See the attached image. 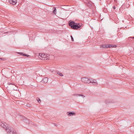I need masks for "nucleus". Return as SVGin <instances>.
<instances>
[{
  "label": "nucleus",
  "mask_w": 134,
  "mask_h": 134,
  "mask_svg": "<svg viewBox=\"0 0 134 134\" xmlns=\"http://www.w3.org/2000/svg\"><path fill=\"white\" fill-rule=\"evenodd\" d=\"M1 126L5 129L7 133L8 134H17V133L14 129L9 126L5 122H0Z\"/></svg>",
  "instance_id": "f257e3e1"
},
{
  "label": "nucleus",
  "mask_w": 134,
  "mask_h": 134,
  "mask_svg": "<svg viewBox=\"0 0 134 134\" xmlns=\"http://www.w3.org/2000/svg\"><path fill=\"white\" fill-rule=\"evenodd\" d=\"M69 25L72 29L76 30L80 28L82 25V24L79 23H76L73 21H69L68 23Z\"/></svg>",
  "instance_id": "f03ea898"
},
{
  "label": "nucleus",
  "mask_w": 134,
  "mask_h": 134,
  "mask_svg": "<svg viewBox=\"0 0 134 134\" xmlns=\"http://www.w3.org/2000/svg\"><path fill=\"white\" fill-rule=\"evenodd\" d=\"M90 78L88 79L86 77H83L81 78V81L83 82L86 83H90Z\"/></svg>",
  "instance_id": "7ed1b4c3"
},
{
  "label": "nucleus",
  "mask_w": 134,
  "mask_h": 134,
  "mask_svg": "<svg viewBox=\"0 0 134 134\" xmlns=\"http://www.w3.org/2000/svg\"><path fill=\"white\" fill-rule=\"evenodd\" d=\"M90 83H94L93 85H97V82L96 80L92 79L91 78H90Z\"/></svg>",
  "instance_id": "20e7f679"
},
{
  "label": "nucleus",
  "mask_w": 134,
  "mask_h": 134,
  "mask_svg": "<svg viewBox=\"0 0 134 134\" xmlns=\"http://www.w3.org/2000/svg\"><path fill=\"white\" fill-rule=\"evenodd\" d=\"M9 3L13 5H15L17 3L16 0H9Z\"/></svg>",
  "instance_id": "39448f33"
},
{
  "label": "nucleus",
  "mask_w": 134,
  "mask_h": 134,
  "mask_svg": "<svg viewBox=\"0 0 134 134\" xmlns=\"http://www.w3.org/2000/svg\"><path fill=\"white\" fill-rule=\"evenodd\" d=\"M67 114L69 116H71L72 115H75V113L73 111H69V112H68L67 113Z\"/></svg>",
  "instance_id": "423d86ee"
},
{
  "label": "nucleus",
  "mask_w": 134,
  "mask_h": 134,
  "mask_svg": "<svg viewBox=\"0 0 134 134\" xmlns=\"http://www.w3.org/2000/svg\"><path fill=\"white\" fill-rule=\"evenodd\" d=\"M110 47V46H109V44H104L100 46L101 48H109V47Z\"/></svg>",
  "instance_id": "0eeeda50"
},
{
  "label": "nucleus",
  "mask_w": 134,
  "mask_h": 134,
  "mask_svg": "<svg viewBox=\"0 0 134 134\" xmlns=\"http://www.w3.org/2000/svg\"><path fill=\"white\" fill-rule=\"evenodd\" d=\"M48 79L47 77H44L42 80L41 82L44 83H46L48 81Z\"/></svg>",
  "instance_id": "6e6552de"
},
{
  "label": "nucleus",
  "mask_w": 134,
  "mask_h": 134,
  "mask_svg": "<svg viewBox=\"0 0 134 134\" xmlns=\"http://www.w3.org/2000/svg\"><path fill=\"white\" fill-rule=\"evenodd\" d=\"M24 121L27 124H29L30 123V120L26 118L25 120H24Z\"/></svg>",
  "instance_id": "1a4fd4ad"
},
{
  "label": "nucleus",
  "mask_w": 134,
  "mask_h": 134,
  "mask_svg": "<svg viewBox=\"0 0 134 134\" xmlns=\"http://www.w3.org/2000/svg\"><path fill=\"white\" fill-rule=\"evenodd\" d=\"M73 95L76 96H82L83 97V98H84L85 97V96L84 95L79 94H75Z\"/></svg>",
  "instance_id": "9d476101"
},
{
  "label": "nucleus",
  "mask_w": 134,
  "mask_h": 134,
  "mask_svg": "<svg viewBox=\"0 0 134 134\" xmlns=\"http://www.w3.org/2000/svg\"><path fill=\"white\" fill-rule=\"evenodd\" d=\"M18 54H20V55H23L25 56H27L28 57L29 56V55H28L27 54H24V53H23L22 52H19L18 53Z\"/></svg>",
  "instance_id": "9b49d317"
},
{
  "label": "nucleus",
  "mask_w": 134,
  "mask_h": 134,
  "mask_svg": "<svg viewBox=\"0 0 134 134\" xmlns=\"http://www.w3.org/2000/svg\"><path fill=\"white\" fill-rule=\"evenodd\" d=\"M19 118L21 120L23 121H24V120H25L26 118L24 116H20Z\"/></svg>",
  "instance_id": "f8f14e48"
},
{
  "label": "nucleus",
  "mask_w": 134,
  "mask_h": 134,
  "mask_svg": "<svg viewBox=\"0 0 134 134\" xmlns=\"http://www.w3.org/2000/svg\"><path fill=\"white\" fill-rule=\"evenodd\" d=\"M56 72H57L58 74L60 76H63V75L62 74L60 73V72L58 71Z\"/></svg>",
  "instance_id": "ddd939ff"
},
{
  "label": "nucleus",
  "mask_w": 134,
  "mask_h": 134,
  "mask_svg": "<svg viewBox=\"0 0 134 134\" xmlns=\"http://www.w3.org/2000/svg\"><path fill=\"white\" fill-rule=\"evenodd\" d=\"M53 9H54V10H53V11L52 12L54 14H56V8H53Z\"/></svg>",
  "instance_id": "4468645a"
},
{
  "label": "nucleus",
  "mask_w": 134,
  "mask_h": 134,
  "mask_svg": "<svg viewBox=\"0 0 134 134\" xmlns=\"http://www.w3.org/2000/svg\"><path fill=\"white\" fill-rule=\"evenodd\" d=\"M109 46H110V47H110H117V46L116 45H109Z\"/></svg>",
  "instance_id": "2eb2a0df"
},
{
  "label": "nucleus",
  "mask_w": 134,
  "mask_h": 134,
  "mask_svg": "<svg viewBox=\"0 0 134 134\" xmlns=\"http://www.w3.org/2000/svg\"><path fill=\"white\" fill-rule=\"evenodd\" d=\"M36 100L39 103H40L41 102V101L39 98H37L36 99Z\"/></svg>",
  "instance_id": "dca6fc26"
},
{
  "label": "nucleus",
  "mask_w": 134,
  "mask_h": 134,
  "mask_svg": "<svg viewBox=\"0 0 134 134\" xmlns=\"http://www.w3.org/2000/svg\"><path fill=\"white\" fill-rule=\"evenodd\" d=\"M26 106L27 107H31V104L27 103L26 104Z\"/></svg>",
  "instance_id": "f3484780"
},
{
  "label": "nucleus",
  "mask_w": 134,
  "mask_h": 134,
  "mask_svg": "<svg viewBox=\"0 0 134 134\" xmlns=\"http://www.w3.org/2000/svg\"><path fill=\"white\" fill-rule=\"evenodd\" d=\"M70 36H71V41H74V40L73 38V37L72 36V35H71Z\"/></svg>",
  "instance_id": "a211bd4d"
},
{
  "label": "nucleus",
  "mask_w": 134,
  "mask_h": 134,
  "mask_svg": "<svg viewBox=\"0 0 134 134\" xmlns=\"http://www.w3.org/2000/svg\"><path fill=\"white\" fill-rule=\"evenodd\" d=\"M41 57H42L43 56H44V54H43L41 53Z\"/></svg>",
  "instance_id": "6ab92c4d"
},
{
  "label": "nucleus",
  "mask_w": 134,
  "mask_h": 134,
  "mask_svg": "<svg viewBox=\"0 0 134 134\" xmlns=\"http://www.w3.org/2000/svg\"><path fill=\"white\" fill-rule=\"evenodd\" d=\"M3 59H4L3 58H0V61H1V60H3Z\"/></svg>",
  "instance_id": "aec40b11"
},
{
  "label": "nucleus",
  "mask_w": 134,
  "mask_h": 134,
  "mask_svg": "<svg viewBox=\"0 0 134 134\" xmlns=\"http://www.w3.org/2000/svg\"><path fill=\"white\" fill-rule=\"evenodd\" d=\"M113 9H115V6H113Z\"/></svg>",
  "instance_id": "412c9836"
},
{
  "label": "nucleus",
  "mask_w": 134,
  "mask_h": 134,
  "mask_svg": "<svg viewBox=\"0 0 134 134\" xmlns=\"http://www.w3.org/2000/svg\"><path fill=\"white\" fill-rule=\"evenodd\" d=\"M54 125H55V126H58V125H57V124H54Z\"/></svg>",
  "instance_id": "4be33fe9"
},
{
  "label": "nucleus",
  "mask_w": 134,
  "mask_h": 134,
  "mask_svg": "<svg viewBox=\"0 0 134 134\" xmlns=\"http://www.w3.org/2000/svg\"><path fill=\"white\" fill-rule=\"evenodd\" d=\"M115 2L117 3V0H114Z\"/></svg>",
  "instance_id": "5701e85b"
},
{
  "label": "nucleus",
  "mask_w": 134,
  "mask_h": 134,
  "mask_svg": "<svg viewBox=\"0 0 134 134\" xmlns=\"http://www.w3.org/2000/svg\"><path fill=\"white\" fill-rule=\"evenodd\" d=\"M8 85H12V83H8Z\"/></svg>",
  "instance_id": "b1692460"
},
{
  "label": "nucleus",
  "mask_w": 134,
  "mask_h": 134,
  "mask_svg": "<svg viewBox=\"0 0 134 134\" xmlns=\"http://www.w3.org/2000/svg\"><path fill=\"white\" fill-rule=\"evenodd\" d=\"M12 85H14L13 87H16V86L15 85H13V84H12Z\"/></svg>",
  "instance_id": "393cba45"
},
{
  "label": "nucleus",
  "mask_w": 134,
  "mask_h": 134,
  "mask_svg": "<svg viewBox=\"0 0 134 134\" xmlns=\"http://www.w3.org/2000/svg\"><path fill=\"white\" fill-rule=\"evenodd\" d=\"M131 38L134 39V37H131Z\"/></svg>",
  "instance_id": "a878e982"
},
{
  "label": "nucleus",
  "mask_w": 134,
  "mask_h": 134,
  "mask_svg": "<svg viewBox=\"0 0 134 134\" xmlns=\"http://www.w3.org/2000/svg\"><path fill=\"white\" fill-rule=\"evenodd\" d=\"M41 53L40 54V55Z\"/></svg>",
  "instance_id": "bb28decb"
}]
</instances>
